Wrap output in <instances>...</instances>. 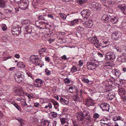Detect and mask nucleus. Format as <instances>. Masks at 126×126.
Listing matches in <instances>:
<instances>
[{
    "label": "nucleus",
    "mask_w": 126,
    "mask_h": 126,
    "mask_svg": "<svg viewBox=\"0 0 126 126\" xmlns=\"http://www.w3.org/2000/svg\"><path fill=\"white\" fill-rule=\"evenodd\" d=\"M102 19L105 23L108 22V21H110L113 24L116 23L118 20V18L113 16L112 14H104L102 16Z\"/></svg>",
    "instance_id": "1"
},
{
    "label": "nucleus",
    "mask_w": 126,
    "mask_h": 126,
    "mask_svg": "<svg viewBox=\"0 0 126 126\" xmlns=\"http://www.w3.org/2000/svg\"><path fill=\"white\" fill-rule=\"evenodd\" d=\"M14 92L18 95L24 96L25 91L20 86H14L13 89Z\"/></svg>",
    "instance_id": "2"
},
{
    "label": "nucleus",
    "mask_w": 126,
    "mask_h": 126,
    "mask_svg": "<svg viewBox=\"0 0 126 126\" xmlns=\"http://www.w3.org/2000/svg\"><path fill=\"white\" fill-rule=\"evenodd\" d=\"M122 35V33L118 31H115L113 32L111 36L112 39L117 40L120 38Z\"/></svg>",
    "instance_id": "3"
},
{
    "label": "nucleus",
    "mask_w": 126,
    "mask_h": 126,
    "mask_svg": "<svg viewBox=\"0 0 126 126\" xmlns=\"http://www.w3.org/2000/svg\"><path fill=\"white\" fill-rule=\"evenodd\" d=\"M115 58V54L112 52H108L106 54L105 59L106 60H111Z\"/></svg>",
    "instance_id": "4"
},
{
    "label": "nucleus",
    "mask_w": 126,
    "mask_h": 126,
    "mask_svg": "<svg viewBox=\"0 0 126 126\" xmlns=\"http://www.w3.org/2000/svg\"><path fill=\"white\" fill-rule=\"evenodd\" d=\"M11 32L13 35L17 36L21 33V28L14 26L12 28Z\"/></svg>",
    "instance_id": "5"
},
{
    "label": "nucleus",
    "mask_w": 126,
    "mask_h": 126,
    "mask_svg": "<svg viewBox=\"0 0 126 126\" xmlns=\"http://www.w3.org/2000/svg\"><path fill=\"white\" fill-rule=\"evenodd\" d=\"M30 60L31 62L33 63L38 65L40 64L39 59L38 57H36L35 55L31 56L30 57Z\"/></svg>",
    "instance_id": "6"
},
{
    "label": "nucleus",
    "mask_w": 126,
    "mask_h": 126,
    "mask_svg": "<svg viewBox=\"0 0 126 126\" xmlns=\"http://www.w3.org/2000/svg\"><path fill=\"white\" fill-rule=\"evenodd\" d=\"M96 64L93 61L88 62L87 64V67L89 70L94 69L96 67Z\"/></svg>",
    "instance_id": "7"
},
{
    "label": "nucleus",
    "mask_w": 126,
    "mask_h": 126,
    "mask_svg": "<svg viewBox=\"0 0 126 126\" xmlns=\"http://www.w3.org/2000/svg\"><path fill=\"white\" fill-rule=\"evenodd\" d=\"M81 13L84 19L85 18L87 19L88 18V16L90 14V12L89 10H84L81 12Z\"/></svg>",
    "instance_id": "8"
},
{
    "label": "nucleus",
    "mask_w": 126,
    "mask_h": 126,
    "mask_svg": "<svg viewBox=\"0 0 126 126\" xmlns=\"http://www.w3.org/2000/svg\"><path fill=\"white\" fill-rule=\"evenodd\" d=\"M102 123L104 125L103 126H111V121L110 119L108 118H103V119L101 120Z\"/></svg>",
    "instance_id": "9"
},
{
    "label": "nucleus",
    "mask_w": 126,
    "mask_h": 126,
    "mask_svg": "<svg viewBox=\"0 0 126 126\" xmlns=\"http://www.w3.org/2000/svg\"><path fill=\"white\" fill-rule=\"evenodd\" d=\"M76 117L79 121H82L84 120L85 116L83 115V113L82 112H77L76 114Z\"/></svg>",
    "instance_id": "10"
},
{
    "label": "nucleus",
    "mask_w": 126,
    "mask_h": 126,
    "mask_svg": "<svg viewBox=\"0 0 126 126\" xmlns=\"http://www.w3.org/2000/svg\"><path fill=\"white\" fill-rule=\"evenodd\" d=\"M91 5L94 9H95L97 11H98L101 10V9L100 5L98 3L94 2L90 3Z\"/></svg>",
    "instance_id": "11"
},
{
    "label": "nucleus",
    "mask_w": 126,
    "mask_h": 126,
    "mask_svg": "<svg viewBox=\"0 0 126 126\" xmlns=\"http://www.w3.org/2000/svg\"><path fill=\"white\" fill-rule=\"evenodd\" d=\"M115 3V1L113 0H108L104 2L103 4L105 6L110 7L112 6L113 5H114Z\"/></svg>",
    "instance_id": "12"
},
{
    "label": "nucleus",
    "mask_w": 126,
    "mask_h": 126,
    "mask_svg": "<svg viewBox=\"0 0 126 126\" xmlns=\"http://www.w3.org/2000/svg\"><path fill=\"white\" fill-rule=\"evenodd\" d=\"M100 107L103 111H108L109 110V105L107 103H102L100 105Z\"/></svg>",
    "instance_id": "13"
},
{
    "label": "nucleus",
    "mask_w": 126,
    "mask_h": 126,
    "mask_svg": "<svg viewBox=\"0 0 126 126\" xmlns=\"http://www.w3.org/2000/svg\"><path fill=\"white\" fill-rule=\"evenodd\" d=\"M35 83L34 84L35 86L36 87H40L43 85V81L41 79L38 78L36 79L35 80Z\"/></svg>",
    "instance_id": "14"
},
{
    "label": "nucleus",
    "mask_w": 126,
    "mask_h": 126,
    "mask_svg": "<svg viewBox=\"0 0 126 126\" xmlns=\"http://www.w3.org/2000/svg\"><path fill=\"white\" fill-rule=\"evenodd\" d=\"M30 24V21L28 20H24L22 21L21 24V27L26 29L29 26Z\"/></svg>",
    "instance_id": "15"
},
{
    "label": "nucleus",
    "mask_w": 126,
    "mask_h": 126,
    "mask_svg": "<svg viewBox=\"0 0 126 126\" xmlns=\"http://www.w3.org/2000/svg\"><path fill=\"white\" fill-rule=\"evenodd\" d=\"M24 76L23 74H21L20 75H18L15 76V79L16 81L18 83L21 82L24 79Z\"/></svg>",
    "instance_id": "16"
},
{
    "label": "nucleus",
    "mask_w": 126,
    "mask_h": 126,
    "mask_svg": "<svg viewBox=\"0 0 126 126\" xmlns=\"http://www.w3.org/2000/svg\"><path fill=\"white\" fill-rule=\"evenodd\" d=\"M86 103L87 106L88 107L93 106L95 104L94 101L90 98L86 100Z\"/></svg>",
    "instance_id": "17"
},
{
    "label": "nucleus",
    "mask_w": 126,
    "mask_h": 126,
    "mask_svg": "<svg viewBox=\"0 0 126 126\" xmlns=\"http://www.w3.org/2000/svg\"><path fill=\"white\" fill-rule=\"evenodd\" d=\"M118 7L120 9L125 15H126V6L125 4H119L118 5Z\"/></svg>",
    "instance_id": "18"
},
{
    "label": "nucleus",
    "mask_w": 126,
    "mask_h": 126,
    "mask_svg": "<svg viewBox=\"0 0 126 126\" xmlns=\"http://www.w3.org/2000/svg\"><path fill=\"white\" fill-rule=\"evenodd\" d=\"M21 4V8L22 10H25L27 8L29 5V1L27 0Z\"/></svg>",
    "instance_id": "19"
},
{
    "label": "nucleus",
    "mask_w": 126,
    "mask_h": 126,
    "mask_svg": "<svg viewBox=\"0 0 126 126\" xmlns=\"http://www.w3.org/2000/svg\"><path fill=\"white\" fill-rule=\"evenodd\" d=\"M82 24H84L83 26H84L86 28H87L88 27V24L90 25V26H92V21L91 20L89 21L88 22L87 21H82ZM89 27V26H88Z\"/></svg>",
    "instance_id": "20"
},
{
    "label": "nucleus",
    "mask_w": 126,
    "mask_h": 126,
    "mask_svg": "<svg viewBox=\"0 0 126 126\" xmlns=\"http://www.w3.org/2000/svg\"><path fill=\"white\" fill-rule=\"evenodd\" d=\"M112 73L117 77H119L121 74L120 72L118 69H114L112 70Z\"/></svg>",
    "instance_id": "21"
},
{
    "label": "nucleus",
    "mask_w": 126,
    "mask_h": 126,
    "mask_svg": "<svg viewBox=\"0 0 126 126\" xmlns=\"http://www.w3.org/2000/svg\"><path fill=\"white\" fill-rule=\"evenodd\" d=\"M80 69L79 67H76L75 66H73L71 69V71L72 72H74L76 71H79Z\"/></svg>",
    "instance_id": "22"
},
{
    "label": "nucleus",
    "mask_w": 126,
    "mask_h": 126,
    "mask_svg": "<svg viewBox=\"0 0 126 126\" xmlns=\"http://www.w3.org/2000/svg\"><path fill=\"white\" fill-rule=\"evenodd\" d=\"M75 87L73 85L70 86L68 90V91L71 93H73L74 92V90L75 89Z\"/></svg>",
    "instance_id": "23"
},
{
    "label": "nucleus",
    "mask_w": 126,
    "mask_h": 126,
    "mask_svg": "<svg viewBox=\"0 0 126 126\" xmlns=\"http://www.w3.org/2000/svg\"><path fill=\"white\" fill-rule=\"evenodd\" d=\"M17 66L19 67L24 68L26 65L22 62H19L17 64Z\"/></svg>",
    "instance_id": "24"
},
{
    "label": "nucleus",
    "mask_w": 126,
    "mask_h": 126,
    "mask_svg": "<svg viewBox=\"0 0 126 126\" xmlns=\"http://www.w3.org/2000/svg\"><path fill=\"white\" fill-rule=\"evenodd\" d=\"M94 45L97 48H99L101 46L98 40L96 39L94 43Z\"/></svg>",
    "instance_id": "25"
},
{
    "label": "nucleus",
    "mask_w": 126,
    "mask_h": 126,
    "mask_svg": "<svg viewBox=\"0 0 126 126\" xmlns=\"http://www.w3.org/2000/svg\"><path fill=\"white\" fill-rule=\"evenodd\" d=\"M75 29L79 33H80L81 31H82L84 30V28L80 26H79L76 27L75 28Z\"/></svg>",
    "instance_id": "26"
},
{
    "label": "nucleus",
    "mask_w": 126,
    "mask_h": 126,
    "mask_svg": "<svg viewBox=\"0 0 126 126\" xmlns=\"http://www.w3.org/2000/svg\"><path fill=\"white\" fill-rule=\"evenodd\" d=\"M122 119V118L119 115L115 116L113 118V120L115 121L119 120H121Z\"/></svg>",
    "instance_id": "27"
},
{
    "label": "nucleus",
    "mask_w": 126,
    "mask_h": 126,
    "mask_svg": "<svg viewBox=\"0 0 126 126\" xmlns=\"http://www.w3.org/2000/svg\"><path fill=\"white\" fill-rule=\"evenodd\" d=\"M97 39V38L96 37H90L88 38V40L91 43H93Z\"/></svg>",
    "instance_id": "28"
},
{
    "label": "nucleus",
    "mask_w": 126,
    "mask_h": 126,
    "mask_svg": "<svg viewBox=\"0 0 126 126\" xmlns=\"http://www.w3.org/2000/svg\"><path fill=\"white\" fill-rule=\"evenodd\" d=\"M108 96L107 98L108 99H109L110 100H111L114 97V95H113L110 93L108 94Z\"/></svg>",
    "instance_id": "29"
},
{
    "label": "nucleus",
    "mask_w": 126,
    "mask_h": 126,
    "mask_svg": "<svg viewBox=\"0 0 126 126\" xmlns=\"http://www.w3.org/2000/svg\"><path fill=\"white\" fill-rule=\"evenodd\" d=\"M5 5V4L4 0H0V7L4 8Z\"/></svg>",
    "instance_id": "30"
},
{
    "label": "nucleus",
    "mask_w": 126,
    "mask_h": 126,
    "mask_svg": "<svg viewBox=\"0 0 126 126\" xmlns=\"http://www.w3.org/2000/svg\"><path fill=\"white\" fill-rule=\"evenodd\" d=\"M59 15L62 18L63 20L65 19L67 17V16L63 13H59Z\"/></svg>",
    "instance_id": "31"
},
{
    "label": "nucleus",
    "mask_w": 126,
    "mask_h": 126,
    "mask_svg": "<svg viewBox=\"0 0 126 126\" xmlns=\"http://www.w3.org/2000/svg\"><path fill=\"white\" fill-rule=\"evenodd\" d=\"M21 103L22 105L24 107L26 105L28 106V105L26 103L25 100L24 99H21Z\"/></svg>",
    "instance_id": "32"
},
{
    "label": "nucleus",
    "mask_w": 126,
    "mask_h": 126,
    "mask_svg": "<svg viewBox=\"0 0 126 126\" xmlns=\"http://www.w3.org/2000/svg\"><path fill=\"white\" fill-rule=\"evenodd\" d=\"M118 91H119V93L120 94V93H123V94L124 93V92L125 91V89L122 87H119V88Z\"/></svg>",
    "instance_id": "33"
},
{
    "label": "nucleus",
    "mask_w": 126,
    "mask_h": 126,
    "mask_svg": "<svg viewBox=\"0 0 126 126\" xmlns=\"http://www.w3.org/2000/svg\"><path fill=\"white\" fill-rule=\"evenodd\" d=\"M53 103L55 109H57L58 107H59V105L58 103L56 101L53 102Z\"/></svg>",
    "instance_id": "34"
},
{
    "label": "nucleus",
    "mask_w": 126,
    "mask_h": 126,
    "mask_svg": "<svg viewBox=\"0 0 126 126\" xmlns=\"http://www.w3.org/2000/svg\"><path fill=\"white\" fill-rule=\"evenodd\" d=\"M1 27L3 31H4L7 30V28L6 25L2 24L1 25Z\"/></svg>",
    "instance_id": "35"
},
{
    "label": "nucleus",
    "mask_w": 126,
    "mask_h": 126,
    "mask_svg": "<svg viewBox=\"0 0 126 126\" xmlns=\"http://www.w3.org/2000/svg\"><path fill=\"white\" fill-rule=\"evenodd\" d=\"M30 34L29 33H25L24 34V36L27 39H29L30 37Z\"/></svg>",
    "instance_id": "36"
},
{
    "label": "nucleus",
    "mask_w": 126,
    "mask_h": 126,
    "mask_svg": "<svg viewBox=\"0 0 126 126\" xmlns=\"http://www.w3.org/2000/svg\"><path fill=\"white\" fill-rule=\"evenodd\" d=\"M82 80L83 82L86 83H88L90 82L88 79L86 77L83 78Z\"/></svg>",
    "instance_id": "37"
},
{
    "label": "nucleus",
    "mask_w": 126,
    "mask_h": 126,
    "mask_svg": "<svg viewBox=\"0 0 126 126\" xmlns=\"http://www.w3.org/2000/svg\"><path fill=\"white\" fill-rule=\"evenodd\" d=\"M14 105L19 110H21V109L20 107L19 106L17 103H15L14 104Z\"/></svg>",
    "instance_id": "38"
},
{
    "label": "nucleus",
    "mask_w": 126,
    "mask_h": 126,
    "mask_svg": "<svg viewBox=\"0 0 126 126\" xmlns=\"http://www.w3.org/2000/svg\"><path fill=\"white\" fill-rule=\"evenodd\" d=\"M73 100L76 101H79V98L77 95H74L73 97Z\"/></svg>",
    "instance_id": "39"
},
{
    "label": "nucleus",
    "mask_w": 126,
    "mask_h": 126,
    "mask_svg": "<svg viewBox=\"0 0 126 126\" xmlns=\"http://www.w3.org/2000/svg\"><path fill=\"white\" fill-rule=\"evenodd\" d=\"M48 121L46 120H45L42 122V125H43V126H47V124H48Z\"/></svg>",
    "instance_id": "40"
},
{
    "label": "nucleus",
    "mask_w": 126,
    "mask_h": 126,
    "mask_svg": "<svg viewBox=\"0 0 126 126\" xmlns=\"http://www.w3.org/2000/svg\"><path fill=\"white\" fill-rule=\"evenodd\" d=\"M79 21L78 19H76L73 20L71 21V23L72 25H74L75 23H77Z\"/></svg>",
    "instance_id": "41"
},
{
    "label": "nucleus",
    "mask_w": 126,
    "mask_h": 126,
    "mask_svg": "<svg viewBox=\"0 0 126 126\" xmlns=\"http://www.w3.org/2000/svg\"><path fill=\"white\" fill-rule=\"evenodd\" d=\"M16 120L20 122V124H24V121L23 119L21 118H18Z\"/></svg>",
    "instance_id": "42"
},
{
    "label": "nucleus",
    "mask_w": 126,
    "mask_h": 126,
    "mask_svg": "<svg viewBox=\"0 0 126 126\" xmlns=\"http://www.w3.org/2000/svg\"><path fill=\"white\" fill-rule=\"evenodd\" d=\"M83 115H85V116H88L89 115H90V113H89V112L86 110H84L83 111Z\"/></svg>",
    "instance_id": "43"
},
{
    "label": "nucleus",
    "mask_w": 126,
    "mask_h": 126,
    "mask_svg": "<svg viewBox=\"0 0 126 126\" xmlns=\"http://www.w3.org/2000/svg\"><path fill=\"white\" fill-rule=\"evenodd\" d=\"M52 107V106L51 104L50 103H49L47 105H46L45 106V108L47 109L48 108L49 109H50Z\"/></svg>",
    "instance_id": "44"
},
{
    "label": "nucleus",
    "mask_w": 126,
    "mask_h": 126,
    "mask_svg": "<svg viewBox=\"0 0 126 126\" xmlns=\"http://www.w3.org/2000/svg\"><path fill=\"white\" fill-rule=\"evenodd\" d=\"M61 122L62 124H67V122L65 121L66 119L65 118H62L61 119Z\"/></svg>",
    "instance_id": "45"
},
{
    "label": "nucleus",
    "mask_w": 126,
    "mask_h": 126,
    "mask_svg": "<svg viewBox=\"0 0 126 126\" xmlns=\"http://www.w3.org/2000/svg\"><path fill=\"white\" fill-rule=\"evenodd\" d=\"M45 72L46 73V74L47 75L49 76L50 74L51 73L50 71L47 68H46L45 69Z\"/></svg>",
    "instance_id": "46"
},
{
    "label": "nucleus",
    "mask_w": 126,
    "mask_h": 126,
    "mask_svg": "<svg viewBox=\"0 0 126 126\" xmlns=\"http://www.w3.org/2000/svg\"><path fill=\"white\" fill-rule=\"evenodd\" d=\"M47 17L49 18L52 19H54V16L53 15L51 14H48L47 15Z\"/></svg>",
    "instance_id": "47"
},
{
    "label": "nucleus",
    "mask_w": 126,
    "mask_h": 126,
    "mask_svg": "<svg viewBox=\"0 0 126 126\" xmlns=\"http://www.w3.org/2000/svg\"><path fill=\"white\" fill-rule=\"evenodd\" d=\"M52 116L53 117H57V114L54 112H52L51 113Z\"/></svg>",
    "instance_id": "48"
},
{
    "label": "nucleus",
    "mask_w": 126,
    "mask_h": 126,
    "mask_svg": "<svg viewBox=\"0 0 126 126\" xmlns=\"http://www.w3.org/2000/svg\"><path fill=\"white\" fill-rule=\"evenodd\" d=\"M66 98H61L60 99V101L63 104H64V103L65 102V101L66 100Z\"/></svg>",
    "instance_id": "49"
},
{
    "label": "nucleus",
    "mask_w": 126,
    "mask_h": 126,
    "mask_svg": "<svg viewBox=\"0 0 126 126\" xmlns=\"http://www.w3.org/2000/svg\"><path fill=\"white\" fill-rule=\"evenodd\" d=\"M61 58L64 60H67L69 59V58H66V56L65 55H63V56H62L61 57Z\"/></svg>",
    "instance_id": "50"
},
{
    "label": "nucleus",
    "mask_w": 126,
    "mask_h": 126,
    "mask_svg": "<svg viewBox=\"0 0 126 126\" xmlns=\"http://www.w3.org/2000/svg\"><path fill=\"white\" fill-rule=\"evenodd\" d=\"M99 116V115L97 113H95L94 114L93 117L96 119L98 118Z\"/></svg>",
    "instance_id": "51"
},
{
    "label": "nucleus",
    "mask_w": 126,
    "mask_h": 126,
    "mask_svg": "<svg viewBox=\"0 0 126 126\" xmlns=\"http://www.w3.org/2000/svg\"><path fill=\"white\" fill-rule=\"evenodd\" d=\"M85 116V118L86 120H89L91 119L90 115H89L86 116Z\"/></svg>",
    "instance_id": "52"
},
{
    "label": "nucleus",
    "mask_w": 126,
    "mask_h": 126,
    "mask_svg": "<svg viewBox=\"0 0 126 126\" xmlns=\"http://www.w3.org/2000/svg\"><path fill=\"white\" fill-rule=\"evenodd\" d=\"M38 18L39 19H41L43 20H45L44 16H43V15H41L39 16Z\"/></svg>",
    "instance_id": "53"
},
{
    "label": "nucleus",
    "mask_w": 126,
    "mask_h": 126,
    "mask_svg": "<svg viewBox=\"0 0 126 126\" xmlns=\"http://www.w3.org/2000/svg\"><path fill=\"white\" fill-rule=\"evenodd\" d=\"M73 126H80L78 123L77 121H75L73 122Z\"/></svg>",
    "instance_id": "54"
},
{
    "label": "nucleus",
    "mask_w": 126,
    "mask_h": 126,
    "mask_svg": "<svg viewBox=\"0 0 126 126\" xmlns=\"http://www.w3.org/2000/svg\"><path fill=\"white\" fill-rule=\"evenodd\" d=\"M7 12L11 14H14L15 10H7Z\"/></svg>",
    "instance_id": "55"
},
{
    "label": "nucleus",
    "mask_w": 126,
    "mask_h": 126,
    "mask_svg": "<svg viewBox=\"0 0 126 126\" xmlns=\"http://www.w3.org/2000/svg\"><path fill=\"white\" fill-rule=\"evenodd\" d=\"M122 98L124 101H125L126 100V93L123 95Z\"/></svg>",
    "instance_id": "56"
},
{
    "label": "nucleus",
    "mask_w": 126,
    "mask_h": 126,
    "mask_svg": "<svg viewBox=\"0 0 126 126\" xmlns=\"http://www.w3.org/2000/svg\"><path fill=\"white\" fill-rule=\"evenodd\" d=\"M34 106L35 107L38 108L39 107L40 105L39 103H34Z\"/></svg>",
    "instance_id": "57"
},
{
    "label": "nucleus",
    "mask_w": 126,
    "mask_h": 126,
    "mask_svg": "<svg viewBox=\"0 0 126 126\" xmlns=\"http://www.w3.org/2000/svg\"><path fill=\"white\" fill-rule=\"evenodd\" d=\"M64 82L65 83H69L70 82V81L68 79L66 78L64 80Z\"/></svg>",
    "instance_id": "58"
},
{
    "label": "nucleus",
    "mask_w": 126,
    "mask_h": 126,
    "mask_svg": "<svg viewBox=\"0 0 126 126\" xmlns=\"http://www.w3.org/2000/svg\"><path fill=\"white\" fill-rule=\"evenodd\" d=\"M113 12L111 8L108 11V12L110 14H112Z\"/></svg>",
    "instance_id": "59"
},
{
    "label": "nucleus",
    "mask_w": 126,
    "mask_h": 126,
    "mask_svg": "<svg viewBox=\"0 0 126 126\" xmlns=\"http://www.w3.org/2000/svg\"><path fill=\"white\" fill-rule=\"evenodd\" d=\"M15 1L18 3H21L23 2V0H15Z\"/></svg>",
    "instance_id": "60"
},
{
    "label": "nucleus",
    "mask_w": 126,
    "mask_h": 126,
    "mask_svg": "<svg viewBox=\"0 0 126 126\" xmlns=\"http://www.w3.org/2000/svg\"><path fill=\"white\" fill-rule=\"evenodd\" d=\"M69 99L67 98H66V100L65 101V102L64 103V104L65 105H67L69 103Z\"/></svg>",
    "instance_id": "61"
},
{
    "label": "nucleus",
    "mask_w": 126,
    "mask_h": 126,
    "mask_svg": "<svg viewBox=\"0 0 126 126\" xmlns=\"http://www.w3.org/2000/svg\"><path fill=\"white\" fill-rule=\"evenodd\" d=\"M39 52L41 51L43 52H45L46 51V49L45 48H43L41 49V50H39Z\"/></svg>",
    "instance_id": "62"
},
{
    "label": "nucleus",
    "mask_w": 126,
    "mask_h": 126,
    "mask_svg": "<svg viewBox=\"0 0 126 126\" xmlns=\"http://www.w3.org/2000/svg\"><path fill=\"white\" fill-rule=\"evenodd\" d=\"M82 60H80L79 62V65L80 66H82L83 65V63H82Z\"/></svg>",
    "instance_id": "63"
},
{
    "label": "nucleus",
    "mask_w": 126,
    "mask_h": 126,
    "mask_svg": "<svg viewBox=\"0 0 126 126\" xmlns=\"http://www.w3.org/2000/svg\"><path fill=\"white\" fill-rule=\"evenodd\" d=\"M3 113L0 112V119H2L3 117Z\"/></svg>",
    "instance_id": "64"
}]
</instances>
